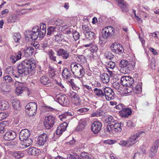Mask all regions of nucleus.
<instances>
[{"label": "nucleus", "instance_id": "1", "mask_svg": "<svg viewBox=\"0 0 159 159\" xmlns=\"http://www.w3.org/2000/svg\"><path fill=\"white\" fill-rule=\"evenodd\" d=\"M36 67V65L34 61L25 60L17 66V72L19 75H27Z\"/></svg>", "mask_w": 159, "mask_h": 159}, {"label": "nucleus", "instance_id": "2", "mask_svg": "<svg viewBox=\"0 0 159 159\" xmlns=\"http://www.w3.org/2000/svg\"><path fill=\"white\" fill-rule=\"evenodd\" d=\"M135 63L134 61L128 62L126 60H122L120 61L119 63V66L121 68H125L126 73L129 74L132 70L134 67Z\"/></svg>", "mask_w": 159, "mask_h": 159}, {"label": "nucleus", "instance_id": "3", "mask_svg": "<svg viewBox=\"0 0 159 159\" xmlns=\"http://www.w3.org/2000/svg\"><path fill=\"white\" fill-rule=\"evenodd\" d=\"M25 111L28 116L32 117L36 113L37 105L35 102H30L25 106Z\"/></svg>", "mask_w": 159, "mask_h": 159}, {"label": "nucleus", "instance_id": "4", "mask_svg": "<svg viewBox=\"0 0 159 159\" xmlns=\"http://www.w3.org/2000/svg\"><path fill=\"white\" fill-rule=\"evenodd\" d=\"M114 29L111 26H107L103 29L101 32L102 36L105 39H108L114 33Z\"/></svg>", "mask_w": 159, "mask_h": 159}, {"label": "nucleus", "instance_id": "5", "mask_svg": "<svg viewBox=\"0 0 159 159\" xmlns=\"http://www.w3.org/2000/svg\"><path fill=\"white\" fill-rule=\"evenodd\" d=\"M144 133L143 131H139L135 134L131 136L128 140L130 147L135 144L137 141V139L142 134Z\"/></svg>", "mask_w": 159, "mask_h": 159}, {"label": "nucleus", "instance_id": "6", "mask_svg": "<svg viewBox=\"0 0 159 159\" xmlns=\"http://www.w3.org/2000/svg\"><path fill=\"white\" fill-rule=\"evenodd\" d=\"M104 96L106 99L108 101L113 99L115 93L109 87H106L104 89Z\"/></svg>", "mask_w": 159, "mask_h": 159}, {"label": "nucleus", "instance_id": "7", "mask_svg": "<svg viewBox=\"0 0 159 159\" xmlns=\"http://www.w3.org/2000/svg\"><path fill=\"white\" fill-rule=\"evenodd\" d=\"M159 146V139L155 141L153 143L152 147L149 152V156L151 157H153L157 153L158 148Z\"/></svg>", "mask_w": 159, "mask_h": 159}, {"label": "nucleus", "instance_id": "8", "mask_svg": "<svg viewBox=\"0 0 159 159\" xmlns=\"http://www.w3.org/2000/svg\"><path fill=\"white\" fill-rule=\"evenodd\" d=\"M102 124L98 121H95L93 123L91 129L94 134L98 133L101 130Z\"/></svg>", "mask_w": 159, "mask_h": 159}, {"label": "nucleus", "instance_id": "9", "mask_svg": "<svg viewBox=\"0 0 159 159\" xmlns=\"http://www.w3.org/2000/svg\"><path fill=\"white\" fill-rule=\"evenodd\" d=\"M48 139V136L46 134H40L38 137L37 144L39 146H43L46 142Z\"/></svg>", "mask_w": 159, "mask_h": 159}, {"label": "nucleus", "instance_id": "10", "mask_svg": "<svg viewBox=\"0 0 159 159\" xmlns=\"http://www.w3.org/2000/svg\"><path fill=\"white\" fill-rule=\"evenodd\" d=\"M16 134L14 131H11L7 132L3 136L4 139L8 141L14 139L16 136Z\"/></svg>", "mask_w": 159, "mask_h": 159}, {"label": "nucleus", "instance_id": "11", "mask_svg": "<svg viewBox=\"0 0 159 159\" xmlns=\"http://www.w3.org/2000/svg\"><path fill=\"white\" fill-rule=\"evenodd\" d=\"M30 131L28 129H25L21 130L19 133V138L20 141L24 140L28 138L30 135Z\"/></svg>", "mask_w": 159, "mask_h": 159}, {"label": "nucleus", "instance_id": "12", "mask_svg": "<svg viewBox=\"0 0 159 159\" xmlns=\"http://www.w3.org/2000/svg\"><path fill=\"white\" fill-rule=\"evenodd\" d=\"M57 56H61L64 59H67L69 57V52L64 49H59L57 51Z\"/></svg>", "mask_w": 159, "mask_h": 159}, {"label": "nucleus", "instance_id": "13", "mask_svg": "<svg viewBox=\"0 0 159 159\" xmlns=\"http://www.w3.org/2000/svg\"><path fill=\"white\" fill-rule=\"evenodd\" d=\"M120 115L123 118H126L132 113V111L129 108H124L122 109L120 112Z\"/></svg>", "mask_w": 159, "mask_h": 159}, {"label": "nucleus", "instance_id": "14", "mask_svg": "<svg viewBox=\"0 0 159 159\" xmlns=\"http://www.w3.org/2000/svg\"><path fill=\"white\" fill-rule=\"evenodd\" d=\"M20 15L18 14H14L9 17L7 21L9 23H13L18 22L20 18Z\"/></svg>", "mask_w": 159, "mask_h": 159}, {"label": "nucleus", "instance_id": "15", "mask_svg": "<svg viewBox=\"0 0 159 159\" xmlns=\"http://www.w3.org/2000/svg\"><path fill=\"white\" fill-rule=\"evenodd\" d=\"M81 65L80 64L71 63L70 67L71 69V71L75 75L76 73H77L79 70H80L81 68Z\"/></svg>", "mask_w": 159, "mask_h": 159}, {"label": "nucleus", "instance_id": "16", "mask_svg": "<svg viewBox=\"0 0 159 159\" xmlns=\"http://www.w3.org/2000/svg\"><path fill=\"white\" fill-rule=\"evenodd\" d=\"M119 4V7L123 11H126L128 10V5L123 0H115Z\"/></svg>", "mask_w": 159, "mask_h": 159}, {"label": "nucleus", "instance_id": "17", "mask_svg": "<svg viewBox=\"0 0 159 159\" xmlns=\"http://www.w3.org/2000/svg\"><path fill=\"white\" fill-rule=\"evenodd\" d=\"M57 100L62 105L65 106L68 103V99L65 95H61L57 98Z\"/></svg>", "mask_w": 159, "mask_h": 159}, {"label": "nucleus", "instance_id": "18", "mask_svg": "<svg viewBox=\"0 0 159 159\" xmlns=\"http://www.w3.org/2000/svg\"><path fill=\"white\" fill-rule=\"evenodd\" d=\"M111 128L113 129V130L116 132H120L121 131L122 127L123 125L119 123H115L114 124V121L111 123Z\"/></svg>", "mask_w": 159, "mask_h": 159}, {"label": "nucleus", "instance_id": "19", "mask_svg": "<svg viewBox=\"0 0 159 159\" xmlns=\"http://www.w3.org/2000/svg\"><path fill=\"white\" fill-rule=\"evenodd\" d=\"M87 124V121L85 120H80L79 124L76 128V130L78 131H81Z\"/></svg>", "mask_w": 159, "mask_h": 159}, {"label": "nucleus", "instance_id": "20", "mask_svg": "<svg viewBox=\"0 0 159 159\" xmlns=\"http://www.w3.org/2000/svg\"><path fill=\"white\" fill-rule=\"evenodd\" d=\"M25 36L26 40H36L37 39L36 38L34 34H33L32 32L30 30L26 31L25 34Z\"/></svg>", "mask_w": 159, "mask_h": 159}, {"label": "nucleus", "instance_id": "21", "mask_svg": "<svg viewBox=\"0 0 159 159\" xmlns=\"http://www.w3.org/2000/svg\"><path fill=\"white\" fill-rule=\"evenodd\" d=\"M121 84L126 87H130L133 90L134 86V80L133 78H130L128 81H123Z\"/></svg>", "mask_w": 159, "mask_h": 159}, {"label": "nucleus", "instance_id": "22", "mask_svg": "<svg viewBox=\"0 0 159 159\" xmlns=\"http://www.w3.org/2000/svg\"><path fill=\"white\" fill-rule=\"evenodd\" d=\"M46 25L43 23H41L40 26V38H43L46 32Z\"/></svg>", "mask_w": 159, "mask_h": 159}, {"label": "nucleus", "instance_id": "23", "mask_svg": "<svg viewBox=\"0 0 159 159\" xmlns=\"http://www.w3.org/2000/svg\"><path fill=\"white\" fill-rule=\"evenodd\" d=\"M84 34L85 36L86 39H85V41L89 40H90L95 39L96 38V35L94 33L91 31L89 32H86V33L85 32Z\"/></svg>", "mask_w": 159, "mask_h": 159}, {"label": "nucleus", "instance_id": "24", "mask_svg": "<svg viewBox=\"0 0 159 159\" xmlns=\"http://www.w3.org/2000/svg\"><path fill=\"white\" fill-rule=\"evenodd\" d=\"M100 77L102 82L104 84H107L109 81L110 78L107 73L102 74L100 75Z\"/></svg>", "mask_w": 159, "mask_h": 159}, {"label": "nucleus", "instance_id": "25", "mask_svg": "<svg viewBox=\"0 0 159 159\" xmlns=\"http://www.w3.org/2000/svg\"><path fill=\"white\" fill-rule=\"evenodd\" d=\"M39 27L37 26H35L33 27L32 29L31 32H32L33 34H34V36L36 37L38 39L39 38V40H40V30L39 31Z\"/></svg>", "mask_w": 159, "mask_h": 159}, {"label": "nucleus", "instance_id": "26", "mask_svg": "<svg viewBox=\"0 0 159 159\" xmlns=\"http://www.w3.org/2000/svg\"><path fill=\"white\" fill-rule=\"evenodd\" d=\"M55 122L53 120H45L44 125L47 129H51L54 124Z\"/></svg>", "mask_w": 159, "mask_h": 159}, {"label": "nucleus", "instance_id": "27", "mask_svg": "<svg viewBox=\"0 0 159 159\" xmlns=\"http://www.w3.org/2000/svg\"><path fill=\"white\" fill-rule=\"evenodd\" d=\"M72 115L71 112H66L61 114L59 116L60 119H72L73 118L72 117Z\"/></svg>", "mask_w": 159, "mask_h": 159}, {"label": "nucleus", "instance_id": "28", "mask_svg": "<svg viewBox=\"0 0 159 159\" xmlns=\"http://www.w3.org/2000/svg\"><path fill=\"white\" fill-rule=\"evenodd\" d=\"M21 141L22 142V145L23 148H26L29 146L32 143L31 139L29 137Z\"/></svg>", "mask_w": 159, "mask_h": 159}, {"label": "nucleus", "instance_id": "29", "mask_svg": "<svg viewBox=\"0 0 159 159\" xmlns=\"http://www.w3.org/2000/svg\"><path fill=\"white\" fill-rule=\"evenodd\" d=\"M71 75L70 70H69L67 68H65L62 72L63 77L66 79H69Z\"/></svg>", "mask_w": 159, "mask_h": 159}, {"label": "nucleus", "instance_id": "30", "mask_svg": "<svg viewBox=\"0 0 159 159\" xmlns=\"http://www.w3.org/2000/svg\"><path fill=\"white\" fill-rule=\"evenodd\" d=\"M48 55L49 58L51 60L56 62L58 61V60L56 59L57 57L55 56V52L52 49H50L48 51Z\"/></svg>", "mask_w": 159, "mask_h": 159}, {"label": "nucleus", "instance_id": "31", "mask_svg": "<svg viewBox=\"0 0 159 159\" xmlns=\"http://www.w3.org/2000/svg\"><path fill=\"white\" fill-rule=\"evenodd\" d=\"M94 91V93L99 97H102L104 96V89H101L95 88Z\"/></svg>", "mask_w": 159, "mask_h": 159}, {"label": "nucleus", "instance_id": "32", "mask_svg": "<svg viewBox=\"0 0 159 159\" xmlns=\"http://www.w3.org/2000/svg\"><path fill=\"white\" fill-rule=\"evenodd\" d=\"M24 51L25 56L29 57L32 55L34 52V48L31 47H29L27 48Z\"/></svg>", "mask_w": 159, "mask_h": 159}, {"label": "nucleus", "instance_id": "33", "mask_svg": "<svg viewBox=\"0 0 159 159\" xmlns=\"http://www.w3.org/2000/svg\"><path fill=\"white\" fill-rule=\"evenodd\" d=\"M51 23L52 25L56 26H59L64 23V21L60 19L55 20L54 19H52L51 20Z\"/></svg>", "mask_w": 159, "mask_h": 159}, {"label": "nucleus", "instance_id": "34", "mask_svg": "<svg viewBox=\"0 0 159 159\" xmlns=\"http://www.w3.org/2000/svg\"><path fill=\"white\" fill-rule=\"evenodd\" d=\"M9 104L8 102L5 101H2L0 103V110H4L8 108Z\"/></svg>", "mask_w": 159, "mask_h": 159}, {"label": "nucleus", "instance_id": "35", "mask_svg": "<svg viewBox=\"0 0 159 159\" xmlns=\"http://www.w3.org/2000/svg\"><path fill=\"white\" fill-rule=\"evenodd\" d=\"M39 150L34 147L29 148L28 150V152L30 154L34 156H36L39 154Z\"/></svg>", "mask_w": 159, "mask_h": 159}, {"label": "nucleus", "instance_id": "36", "mask_svg": "<svg viewBox=\"0 0 159 159\" xmlns=\"http://www.w3.org/2000/svg\"><path fill=\"white\" fill-rule=\"evenodd\" d=\"M8 124V121H4L0 122V133L2 134L5 131V125Z\"/></svg>", "mask_w": 159, "mask_h": 159}, {"label": "nucleus", "instance_id": "37", "mask_svg": "<svg viewBox=\"0 0 159 159\" xmlns=\"http://www.w3.org/2000/svg\"><path fill=\"white\" fill-rule=\"evenodd\" d=\"M40 80L41 83L44 85L48 84L51 82L48 78L45 76H42L40 79Z\"/></svg>", "mask_w": 159, "mask_h": 159}, {"label": "nucleus", "instance_id": "38", "mask_svg": "<svg viewBox=\"0 0 159 159\" xmlns=\"http://www.w3.org/2000/svg\"><path fill=\"white\" fill-rule=\"evenodd\" d=\"M13 155L16 158L19 159L23 157L24 155V154L23 151H17L14 152Z\"/></svg>", "mask_w": 159, "mask_h": 159}, {"label": "nucleus", "instance_id": "39", "mask_svg": "<svg viewBox=\"0 0 159 159\" xmlns=\"http://www.w3.org/2000/svg\"><path fill=\"white\" fill-rule=\"evenodd\" d=\"M80 156L84 159H91L92 157L90 154L86 152H82Z\"/></svg>", "mask_w": 159, "mask_h": 159}, {"label": "nucleus", "instance_id": "40", "mask_svg": "<svg viewBox=\"0 0 159 159\" xmlns=\"http://www.w3.org/2000/svg\"><path fill=\"white\" fill-rule=\"evenodd\" d=\"M85 69L81 66V68H80V70L78 72H79L77 73H76L75 75L77 77H78L79 78H81L84 75L85 73Z\"/></svg>", "mask_w": 159, "mask_h": 159}, {"label": "nucleus", "instance_id": "41", "mask_svg": "<svg viewBox=\"0 0 159 159\" xmlns=\"http://www.w3.org/2000/svg\"><path fill=\"white\" fill-rule=\"evenodd\" d=\"M56 28L55 26H50L49 28L47 29V35L48 36H50L54 35V33L55 30Z\"/></svg>", "mask_w": 159, "mask_h": 159}, {"label": "nucleus", "instance_id": "42", "mask_svg": "<svg viewBox=\"0 0 159 159\" xmlns=\"http://www.w3.org/2000/svg\"><path fill=\"white\" fill-rule=\"evenodd\" d=\"M12 105L13 108L16 110L19 108L20 107V102L16 99L13 100L12 102Z\"/></svg>", "mask_w": 159, "mask_h": 159}, {"label": "nucleus", "instance_id": "43", "mask_svg": "<svg viewBox=\"0 0 159 159\" xmlns=\"http://www.w3.org/2000/svg\"><path fill=\"white\" fill-rule=\"evenodd\" d=\"M124 51V49L122 46L120 45V47H119L116 48H115V49H113V52H115L116 53L120 54L122 53Z\"/></svg>", "mask_w": 159, "mask_h": 159}, {"label": "nucleus", "instance_id": "44", "mask_svg": "<svg viewBox=\"0 0 159 159\" xmlns=\"http://www.w3.org/2000/svg\"><path fill=\"white\" fill-rule=\"evenodd\" d=\"M21 34L19 33H15L14 34L13 38L16 42H19V40L21 38Z\"/></svg>", "mask_w": 159, "mask_h": 159}, {"label": "nucleus", "instance_id": "45", "mask_svg": "<svg viewBox=\"0 0 159 159\" xmlns=\"http://www.w3.org/2000/svg\"><path fill=\"white\" fill-rule=\"evenodd\" d=\"M6 72L8 74H12L13 75H14L15 70L13 66L8 67L7 68Z\"/></svg>", "mask_w": 159, "mask_h": 159}, {"label": "nucleus", "instance_id": "46", "mask_svg": "<svg viewBox=\"0 0 159 159\" xmlns=\"http://www.w3.org/2000/svg\"><path fill=\"white\" fill-rule=\"evenodd\" d=\"M99 42L98 43L99 44L101 45L102 47L104 46V45L107 42V39H104L102 37H101L99 36Z\"/></svg>", "mask_w": 159, "mask_h": 159}, {"label": "nucleus", "instance_id": "47", "mask_svg": "<svg viewBox=\"0 0 159 159\" xmlns=\"http://www.w3.org/2000/svg\"><path fill=\"white\" fill-rule=\"evenodd\" d=\"M72 34H73V38L76 41L79 39L80 36V34L76 31L75 30L73 31V30H72Z\"/></svg>", "mask_w": 159, "mask_h": 159}, {"label": "nucleus", "instance_id": "48", "mask_svg": "<svg viewBox=\"0 0 159 159\" xmlns=\"http://www.w3.org/2000/svg\"><path fill=\"white\" fill-rule=\"evenodd\" d=\"M63 39V36L62 34H59L55 36V40L58 42H61Z\"/></svg>", "mask_w": 159, "mask_h": 159}, {"label": "nucleus", "instance_id": "49", "mask_svg": "<svg viewBox=\"0 0 159 159\" xmlns=\"http://www.w3.org/2000/svg\"><path fill=\"white\" fill-rule=\"evenodd\" d=\"M119 144L120 145L125 147H130L128 140L127 141L121 140L120 141Z\"/></svg>", "mask_w": 159, "mask_h": 159}, {"label": "nucleus", "instance_id": "50", "mask_svg": "<svg viewBox=\"0 0 159 159\" xmlns=\"http://www.w3.org/2000/svg\"><path fill=\"white\" fill-rule=\"evenodd\" d=\"M135 88L134 89V92L138 94L141 92V87L140 85H137L135 86Z\"/></svg>", "mask_w": 159, "mask_h": 159}, {"label": "nucleus", "instance_id": "51", "mask_svg": "<svg viewBox=\"0 0 159 159\" xmlns=\"http://www.w3.org/2000/svg\"><path fill=\"white\" fill-rule=\"evenodd\" d=\"M105 57L110 60H111L114 58V55L112 54L110 52H108L107 53H106L105 54Z\"/></svg>", "mask_w": 159, "mask_h": 159}, {"label": "nucleus", "instance_id": "52", "mask_svg": "<svg viewBox=\"0 0 159 159\" xmlns=\"http://www.w3.org/2000/svg\"><path fill=\"white\" fill-rule=\"evenodd\" d=\"M77 60L80 63H84L86 59L84 57L83 55H80L77 57Z\"/></svg>", "mask_w": 159, "mask_h": 159}, {"label": "nucleus", "instance_id": "53", "mask_svg": "<svg viewBox=\"0 0 159 159\" xmlns=\"http://www.w3.org/2000/svg\"><path fill=\"white\" fill-rule=\"evenodd\" d=\"M82 31L84 34H85L86 32H89L91 31V29L87 25H85L82 26Z\"/></svg>", "mask_w": 159, "mask_h": 159}, {"label": "nucleus", "instance_id": "54", "mask_svg": "<svg viewBox=\"0 0 159 159\" xmlns=\"http://www.w3.org/2000/svg\"><path fill=\"white\" fill-rule=\"evenodd\" d=\"M3 80L6 83H10L12 81V78L9 75H6L4 77Z\"/></svg>", "mask_w": 159, "mask_h": 159}, {"label": "nucleus", "instance_id": "55", "mask_svg": "<svg viewBox=\"0 0 159 159\" xmlns=\"http://www.w3.org/2000/svg\"><path fill=\"white\" fill-rule=\"evenodd\" d=\"M24 89L23 88H21L20 87H17L16 89V92L18 94H20L23 92V90Z\"/></svg>", "mask_w": 159, "mask_h": 159}, {"label": "nucleus", "instance_id": "56", "mask_svg": "<svg viewBox=\"0 0 159 159\" xmlns=\"http://www.w3.org/2000/svg\"><path fill=\"white\" fill-rule=\"evenodd\" d=\"M120 44L119 43H113L110 46V48L113 51V49H115V48H116L119 47H120Z\"/></svg>", "mask_w": 159, "mask_h": 159}, {"label": "nucleus", "instance_id": "57", "mask_svg": "<svg viewBox=\"0 0 159 159\" xmlns=\"http://www.w3.org/2000/svg\"><path fill=\"white\" fill-rule=\"evenodd\" d=\"M89 110V109L85 107H83L79 109L78 111L79 112L78 114L79 115H81V113H83Z\"/></svg>", "mask_w": 159, "mask_h": 159}, {"label": "nucleus", "instance_id": "58", "mask_svg": "<svg viewBox=\"0 0 159 159\" xmlns=\"http://www.w3.org/2000/svg\"><path fill=\"white\" fill-rule=\"evenodd\" d=\"M98 48L96 45H93L90 48V50L92 52H95L98 50Z\"/></svg>", "mask_w": 159, "mask_h": 159}, {"label": "nucleus", "instance_id": "59", "mask_svg": "<svg viewBox=\"0 0 159 159\" xmlns=\"http://www.w3.org/2000/svg\"><path fill=\"white\" fill-rule=\"evenodd\" d=\"M68 124L66 122H64L62 123L59 127H61L60 128H61V129L63 130V131H65L66 129V128L67 127Z\"/></svg>", "mask_w": 159, "mask_h": 159}, {"label": "nucleus", "instance_id": "60", "mask_svg": "<svg viewBox=\"0 0 159 159\" xmlns=\"http://www.w3.org/2000/svg\"><path fill=\"white\" fill-rule=\"evenodd\" d=\"M127 125L128 127H133L135 126V123L132 120H129L127 123Z\"/></svg>", "mask_w": 159, "mask_h": 159}, {"label": "nucleus", "instance_id": "61", "mask_svg": "<svg viewBox=\"0 0 159 159\" xmlns=\"http://www.w3.org/2000/svg\"><path fill=\"white\" fill-rule=\"evenodd\" d=\"M7 144L8 146L13 147L17 144V142L16 141H11L8 142Z\"/></svg>", "mask_w": 159, "mask_h": 159}, {"label": "nucleus", "instance_id": "62", "mask_svg": "<svg viewBox=\"0 0 159 159\" xmlns=\"http://www.w3.org/2000/svg\"><path fill=\"white\" fill-rule=\"evenodd\" d=\"M25 83L23 82H20L18 81H16L15 83V85L16 86H18V87H20L21 88H23V89H25V87L23 86Z\"/></svg>", "mask_w": 159, "mask_h": 159}, {"label": "nucleus", "instance_id": "63", "mask_svg": "<svg viewBox=\"0 0 159 159\" xmlns=\"http://www.w3.org/2000/svg\"><path fill=\"white\" fill-rule=\"evenodd\" d=\"M108 67L111 69H113L116 65V64L115 62L112 61H110L109 62L108 64Z\"/></svg>", "mask_w": 159, "mask_h": 159}, {"label": "nucleus", "instance_id": "64", "mask_svg": "<svg viewBox=\"0 0 159 159\" xmlns=\"http://www.w3.org/2000/svg\"><path fill=\"white\" fill-rule=\"evenodd\" d=\"M111 123H108L107 124V128L106 129L108 133H110L111 132L112 130H113V129L111 128Z\"/></svg>", "mask_w": 159, "mask_h": 159}]
</instances>
